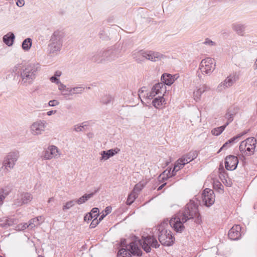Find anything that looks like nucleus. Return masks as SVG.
Segmentation results:
<instances>
[{"mask_svg":"<svg viewBox=\"0 0 257 257\" xmlns=\"http://www.w3.org/2000/svg\"><path fill=\"white\" fill-rule=\"evenodd\" d=\"M20 157L18 151H11L8 153L4 157L3 161L2 168H4L7 172H10L13 169Z\"/></svg>","mask_w":257,"mask_h":257,"instance_id":"5","label":"nucleus"},{"mask_svg":"<svg viewBox=\"0 0 257 257\" xmlns=\"http://www.w3.org/2000/svg\"><path fill=\"white\" fill-rule=\"evenodd\" d=\"M93 218H94V217L92 215V213H88L84 216V220L85 221H88L91 220Z\"/></svg>","mask_w":257,"mask_h":257,"instance_id":"50","label":"nucleus"},{"mask_svg":"<svg viewBox=\"0 0 257 257\" xmlns=\"http://www.w3.org/2000/svg\"><path fill=\"white\" fill-rule=\"evenodd\" d=\"M40 70V66L37 63H31L23 66L20 71L19 83L25 86L32 84Z\"/></svg>","mask_w":257,"mask_h":257,"instance_id":"2","label":"nucleus"},{"mask_svg":"<svg viewBox=\"0 0 257 257\" xmlns=\"http://www.w3.org/2000/svg\"><path fill=\"white\" fill-rule=\"evenodd\" d=\"M61 94L66 99H70V98H69V91H66H66H65V90H64V91H63V92H62L61 93Z\"/></svg>","mask_w":257,"mask_h":257,"instance_id":"56","label":"nucleus"},{"mask_svg":"<svg viewBox=\"0 0 257 257\" xmlns=\"http://www.w3.org/2000/svg\"><path fill=\"white\" fill-rule=\"evenodd\" d=\"M215 61L211 58H206L202 60L200 64V69L202 73L210 75L215 68Z\"/></svg>","mask_w":257,"mask_h":257,"instance_id":"10","label":"nucleus"},{"mask_svg":"<svg viewBox=\"0 0 257 257\" xmlns=\"http://www.w3.org/2000/svg\"><path fill=\"white\" fill-rule=\"evenodd\" d=\"M55 201V198L53 197H50L48 201L47 208H49V210L52 209V207L53 206V202Z\"/></svg>","mask_w":257,"mask_h":257,"instance_id":"44","label":"nucleus"},{"mask_svg":"<svg viewBox=\"0 0 257 257\" xmlns=\"http://www.w3.org/2000/svg\"><path fill=\"white\" fill-rule=\"evenodd\" d=\"M144 53V50H135L132 52V56L133 59H135L137 62L141 63L146 60Z\"/></svg>","mask_w":257,"mask_h":257,"instance_id":"24","label":"nucleus"},{"mask_svg":"<svg viewBox=\"0 0 257 257\" xmlns=\"http://www.w3.org/2000/svg\"><path fill=\"white\" fill-rule=\"evenodd\" d=\"M64 37V33L61 31L57 30L53 33L51 37L50 43L48 45L50 54L55 55L61 50Z\"/></svg>","mask_w":257,"mask_h":257,"instance_id":"3","label":"nucleus"},{"mask_svg":"<svg viewBox=\"0 0 257 257\" xmlns=\"http://www.w3.org/2000/svg\"><path fill=\"white\" fill-rule=\"evenodd\" d=\"M19 65H16L15 66L14 68H13V69H12V71L14 73H16L17 71H18V70L19 69Z\"/></svg>","mask_w":257,"mask_h":257,"instance_id":"60","label":"nucleus"},{"mask_svg":"<svg viewBox=\"0 0 257 257\" xmlns=\"http://www.w3.org/2000/svg\"><path fill=\"white\" fill-rule=\"evenodd\" d=\"M120 51L113 48H110L106 50H104L105 54V59L106 61L110 62L117 58L120 54Z\"/></svg>","mask_w":257,"mask_h":257,"instance_id":"18","label":"nucleus"},{"mask_svg":"<svg viewBox=\"0 0 257 257\" xmlns=\"http://www.w3.org/2000/svg\"><path fill=\"white\" fill-rule=\"evenodd\" d=\"M75 200L69 201L63 205L62 210L63 211H65L66 210L69 209L70 208L72 207L75 205Z\"/></svg>","mask_w":257,"mask_h":257,"instance_id":"36","label":"nucleus"},{"mask_svg":"<svg viewBox=\"0 0 257 257\" xmlns=\"http://www.w3.org/2000/svg\"><path fill=\"white\" fill-rule=\"evenodd\" d=\"M73 89L75 94H81L84 91L85 88L82 86H76L73 87Z\"/></svg>","mask_w":257,"mask_h":257,"instance_id":"40","label":"nucleus"},{"mask_svg":"<svg viewBox=\"0 0 257 257\" xmlns=\"http://www.w3.org/2000/svg\"><path fill=\"white\" fill-rule=\"evenodd\" d=\"M58 89L60 91H61V93L62 92H63V91H64V90H65V91H66V90L67 91L68 87H67V86L63 84L61 82H60V83H58Z\"/></svg>","mask_w":257,"mask_h":257,"instance_id":"46","label":"nucleus"},{"mask_svg":"<svg viewBox=\"0 0 257 257\" xmlns=\"http://www.w3.org/2000/svg\"><path fill=\"white\" fill-rule=\"evenodd\" d=\"M231 146L230 144H229L228 142V141H227L226 143H225L223 146L221 147V148L220 149V150L218 151V153H219L222 150H223V149L224 148H229Z\"/></svg>","mask_w":257,"mask_h":257,"instance_id":"53","label":"nucleus"},{"mask_svg":"<svg viewBox=\"0 0 257 257\" xmlns=\"http://www.w3.org/2000/svg\"><path fill=\"white\" fill-rule=\"evenodd\" d=\"M144 54L145 59L152 62L161 60L165 57L163 54L158 52L153 51H145Z\"/></svg>","mask_w":257,"mask_h":257,"instance_id":"17","label":"nucleus"},{"mask_svg":"<svg viewBox=\"0 0 257 257\" xmlns=\"http://www.w3.org/2000/svg\"><path fill=\"white\" fill-rule=\"evenodd\" d=\"M50 80L52 82H55L56 83V84H58V83H60V81L59 80V79L57 78V77H56L55 76H52L51 78H50Z\"/></svg>","mask_w":257,"mask_h":257,"instance_id":"52","label":"nucleus"},{"mask_svg":"<svg viewBox=\"0 0 257 257\" xmlns=\"http://www.w3.org/2000/svg\"><path fill=\"white\" fill-rule=\"evenodd\" d=\"M136 194L135 192H132L128 196L126 200L127 205H131L136 198Z\"/></svg>","mask_w":257,"mask_h":257,"instance_id":"39","label":"nucleus"},{"mask_svg":"<svg viewBox=\"0 0 257 257\" xmlns=\"http://www.w3.org/2000/svg\"><path fill=\"white\" fill-rule=\"evenodd\" d=\"M99 209L98 208L95 207L92 209L90 213H92V215H93L94 218H97L99 215Z\"/></svg>","mask_w":257,"mask_h":257,"instance_id":"43","label":"nucleus"},{"mask_svg":"<svg viewBox=\"0 0 257 257\" xmlns=\"http://www.w3.org/2000/svg\"><path fill=\"white\" fill-rule=\"evenodd\" d=\"M236 113V109L234 106H231L227 110L225 114V118L227 119L226 123L221 126L213 128L211 131V133L214 136H219L224 130L225 127L233 120V116Z\"/></svg>","mask_w":257,"mask_h":257,"instance_id":"8","label":"nucleus"},{"mask_svg":"<svg viewBox=\"0 0 257 257\" xmlns=\"http://www.w3.org/2000/svg\"><path fill=\"white\" fill-rule=\"evenodd\" d=\"M55 112H56V111L50 110V111L47 112V114L48 115H49V116H50V115H51L52 114H53V113H54Z\"/></svg>","mask_w":257,"mask_h":257,"instance_id":"63","label":"nucleus"},{"mask_svg":"<svg viewBox=\"0 0 257 257\" xmlns=\"http://www.w3.org/2000/svg\"><path fill=\"white\" fill-rule=\"evenodd\" d=\"M118 255H123V257H132V255L140 256L142 255V251L135 242L129 243L126 248H122L118 252Z\"/></svg>","mask_w":257,"mask_h":257,"instance_id":"7","label":"nucleus"},{"mask_svg":"<svg viewBox=\"0 0 257 257\" xmlns=\"http://www.w3.org/2000/svg\"><path fill=\"white\" fill-rule=\"evenodd\" d=\"M228 235L231 240H237L241 236V227L239 225H234L228 231Z\"/></svg>","mask_w":257,"mask_h":257,"instance_id":"19","label":"nucleus"},{"mask_svg":"<svg viewBox=\"0 0 257 257\" xmlns=\"http://www.w3.org/2000/svg\"><path fill=\"white\" fill-rule=\"evenodd\" d=\"M47 122L44 120H38L34 122L30 126L31 133L34 136H39L45 131Z\"/></svg>","mask_w":257,"mask_h":257,"instance_id":"11","label":"nucleus"},{"mask_svg":"<svg viewBox=\"0 0 257 257\" xmlns=\"http://www.w3.org/2000/svg\"><path fill=\"white\" fill-rule=\"evenodd\" d=\"M143 188V186L141 184H136L134 187V191H140V190H142V189Z\"/></svg>","mask_w":257,"mask_h":257,"instance_id":"54","label":"nucleus"},{"mask_svg":"<svg viewBox=\"0 0 257 257\" xmlns=\"http://www.w3.org/2000/svg\"><path fill=\"white\" fill-rule=\"evenodd\" d=\"M106 215L103 212V211L102 212V214L100 215L99 218L98 219V220L100 221H101L103 219V218L105 217Z\"/></svg>","mask_w":257,"mask_h":257,"instance_id":"61","label":"nucleus"},{"mask_svg":"<svg viewBox=\"0 0 257 257\" xmlns=\"http://www.w3.org/2000/svg\"><path fill=\"white\" fill-rule=\"evenodd\" d=\"M197 156L198 154L196 151H191L183 155L180 159L186 164L195 159Z\"/></svg>","mask_w":257,"mask_h":257,"instance_id":"26","label":"nucleus"},{"mask_svg":"<svg viewBox=\"0 0 257 257\" xmlns=\"http://www.w3.org/2000/svg\"><path fill=\"white\" fill-rule=\"evenodd\" d=\"M167 224V221H164L158 227L159 231L158 239L162 245L171 246L173 244L175 238L172 235L171 231L165 228V225Z\"/></svg>","mask_w":257,"mask_h":257,"instance_id":"4","label":"nucleus"},{"mask_svg":"<svg viewBox=\"0 0 257 257\" xmlns=\"http://www.w3.org/2000/svg\"><path fill=\"white\" fill-rule=\"evenodd\" d=\"M94 193H90L88 194H85L83 196L80 197L79 199L75 200V203H77L79 205L82 204L83 203H85L86 201H87L89 199L91 198Z\"/></svg>","mask_w":257,"mask_h":257,"instance_id":"28","label":"nucleus"},{"mask_svg":"<svg viewBox=\"0 0 257 257\" xmlns=\"http://www.w3.org/2000/svg\"><path fill=\"white\" fill-rule=\"evenodd\" d=\"M61 75V72L60 71H57L55 72L54 76L56 77H59Z\"/></svg>","mask_w":257,"mask_h":257,"instance_id":"64","label":"nucleus"},{"mask_svg":"<svg viewBox=\"0 0 257 257\" xmlns=\"http://www.w3.org/2000/svg\"><path fill=\"white\" fill-rule=\"evenodd\" d=\"M171 170L166 169L158 177V180L160 182H163L170 178Z\"/></svg>","mask_w":257,"mask_h":257,"instance_id":"29","label":"nucleus"},{"mask_svg":"<svg viewBox=\"0 0 257 257\" xmlns=\"http://www.w3.org/2000/svg\"><path fill=\"white\" fill-rule=\"evenodd\" d=\"M17 222L18 221L16 219L9 218L7 219L4 223H1L0 226L3 227L7 228L15 224H17Z\"/></svg>","mask_w":257,"mask_h":257,"instance_id":"30","label":"nucleus"},{"mask_svg":"<svg viewBox=\"0 0 257 257\" xmlns=\"http://www.w3.org/2000/svg\"><path fill=\"white\" fill-rule=\"evenodd\" d=\"M165 87L164 84L162 82H160L156 84L152 88L153 91H156L159 94H162L165 92V90H163V88Z\"/></svg>","mask_w":257,"mask_h":257,"instance_id":"31","label":"nucleus"},{"mask_svg":"<svg viewBox=\"0 0 257 257\" xmlns=\"http://www.w3.org/2000/svg\"><path fill=\"white\" fill-rule=\"evenodd\" d=\"M113 100V98L110 95H106L102 97L101 102L104 104H108Z\"/></svg>","mask_w":257,"mask_h":257,"instance_id":"35","label":"nucleus"},{"mask_svg":"<svg viewBox=\"0 0 257 257\" xmlns=\"http://www.w3.org/2000/svg\"><path fill=\"white\" fill-rule=\"evenodd\" d=\"M8 194V191H7L6 190L3 189H0V206L3 204L4 200Z\"/></svg>","mask_w":257,"mask_h":257,"instance_id":"38","label":"nucleus"},{"mask_svg":"<svg viewBox=\"0 0 257 257\" xmlns=\"http://www.w3.org/2000/svg\"><path fill=\"white\" fill-rule=\"evenodd\" d=\"M185 165V163H184L180 158L179 159L174 165L173 171L178 172Z\"/></svg>","mask_w":257,"mask_h":257,"instance_id":"34","label":"nucleus"},{"mask_svg":"<svg viewBox=\"0 0 257 257\" xmlns=\"http://www.w3.org/2000/svg\"><path fill=\"white\" fill-rule=\"evenodd\" d=\"M209 89V88L206 85L200 86L199 88L194 91L193 97L196 101H198L200 100L201 95L206 91Z\"/></svg>","mask_w":257,"mask_h":257,"instance_id":"22","label":"nucleus"},{"mask_svg":"<svg viewBox=\"0 0 257 257\" xmlns=\"http://www.w3.org/2000/svg\"><path fill=\"white\" fill-rule=\"evenodd\" d=\"M33 196L31 194L28 192L22 193L15 200L14 205L16 206H21L23 204H27L31 202Z\"/></svg>","mask_w":257,"mask_h":257,"instance_id":"15","label":"nucleus"},{"mask_svg":"<svg viewBox=\"0 0 257 257\" xmlns=\"http://www.w3.org/2000/svg\"><path fill=\"white\" fill-rule=\"evenodd\" d=\"M238 163V160L237 157L233 155L227 156L225 160V167L227 170H235Z\"/></svg>","mask_w":257,"mask_h":257,"instance_id":"16","label":"nucleus"},{"mask_svg":"<svg viewBox=\"0 0 257 257\" xmlns=\"http://www.w3.org/2000/svg\"><path fill=\"white\" fill-rule=\"evenodd\" d=\"M100 221L97 219V218L95 217L92 221L91 224H90V228H93L96 226L97 224L99 223Z\"/></svg>","mask_w":257,"mask_h":257,"instance_id":"42","label":"nucleus"},{"mask_svg":"<svg viewBox=\"0 0 257 257\" xmlns=\"http://www.w3.org/2000/svg\"><path fill=\"white\" fill-rule=\"evenodd\" d=\"M28 227L30 228V226L29 224H27V223L24 224H20L17 227L18 229L20 230H24Z\"/></svg>","mask_w":257,"mask_h":257,"instance_id":"45","label":"nucleus"},{"mask_svg":"<svg viewBox=\"0 0 257 257\" xmlns=\"http://www.w3.org/2000/svg\"><path fill=\"white\" fill-rule=\"evenodd\" d=\"M15 39V36L12 32L8 33L3 38V42L8 46H12L13 45Z\"/></svg>","mask_w":257,"mask_h":257,"instance_id":"27","label":"nucleus"},{"mask_svg":"<svg viewBox=\"0 0 257 257\" xmlns=\"http://www.w3.org/2000/svg\"><path fill=\"white\" fill-rule=\"evenodd\" d=\"M92 60L98 63H105L107 62L105 59L104 51L97 52L92 57Z\"/></svg>","mask_w":257,"mask_h":257,"instance_id":"23","label":"nucleus"},{"mask_svg":"<svg viewBox=\"0 0 257 257\" xmlns=\"http://www.w3.org/2000/svg\"><path fill=\"white\" fill-rule=\"evenodd\" d=\"M16 4L18 7H22L25 4L24 0H16Z\"/></svg>","mask_w":257,"mask_h":257,"instance_id":"58","label":"nucleus"},{"mask_svg":"<svg viewBox=\"0 0 257 257\" xmlns=\"http://www.w3.org/2000/svg\"><path fill=\"white\" fill-rule=\"evenodd\" d=\"M165 99L163 96L155 98L152 102L153 105L156 108H159L160 106L163 104V102H164Z\"/></svg>","mask_w":257,"mask_h":257,"instance_id":"33","label":"nucleus"},{"mask_svg":"<svg viewBox=\"0 0 257 257\" xmlns=\"http://www.w3.org/2000/svg\"><path fill=\"white\" fill-rule=\"evenodd\" d=\"M198 207V200L196 198L190 200L183 210L170 219V226L177 232H181L184 229L183 224L188 220L194 219L196 223L200 224L201 218Z\"/></svg>","mask_w":257,"mask_h":257,"instance_id":"1","label":"nucleus"},{"mask_svg":"<svg viewBox=\"0 0 257 257\" xmlns=\"http://www.w3.org/2000/svg\"><path fill=\"white\" fill-rule=\"evenodd\" d=\"M111 208L110 207H107L104 210V213L107 215L111 212Z\"/></svg>","mask_w":257,"mask_h":257,"instance_id":"59","label":"nucleus"},{"mask_svg":"<svg viewBox=\"0 0 257 257\" xmlns=\"http://www.w3.org/2000/svg\"><path fill=\"white\" fill-rule=\"evenodd\" d=\"M60 151L54 145L49 146L42 152V158L44 160H51L53 158L57 159L60 156Z\"/></svg>","mask_w":257,"mask_h":257,"instance_id":"12","label":"nucleus"},{"mask_svg":"<svg viewBox=\"0 0 257 257\" xmlns=\"http://www.w3.org/2000/svg\"><path fill=\"white\" fill-rule=\"evenodd\" d=\"M245 134V133L239 134V135L231 138L227 141H228V143L231 145V144L234 143L235 142L238 141L239 139Z\"/></svg>","mask_w":257,"mask_h":257,"instance_id":"41","label":"nucleus"},{"mask_svg":"<svg viewBox=\"0 0 257 257\" xmlns=\"http://www.w3.org/2000/svg\"><path fill=\"white\" fill-rule=\"evenodd\" d=\"M59 104V102L57 100H52L49 101L48 104L50 106H55Z\"/></svg>","mask_w":257,"mask_h":257,"instance_id":"51","label":"nucleus"},{"mask_svg":"<svg viewBox=\"0 0 257 257\" xmlns=\"http://www.w3.org/2000/svg\"><path fill=\"white\" fill-rule=\"evenodd\" d=\"M40 222H39L38 217H35L33 219H31L29 221V225L30 226V228L32 229L36 226L39 225Z\"/></svg>","mask_w":257,"mask_h":257,"instance_id":"37","label":"nucleus"},{"mask_svg":"<svg viewBox=\"0 0 257 257\" xmlns=\"http://www.w3.org/2000/svg\"><path fill=\"white\" fill-rule=\"evenodd\" d=\"M169 170H171V171H170V177H172L173 176H175L176 175V173L177 172H175V171H173V169L172 170L170 168Z\"/></svg>","mask_w":257,"mask_h":257,"instance_id":"62","label":"nucleus"},{"mask_svg":"<svg viewBox=\"0 0 257 257\" xmlns=\"http://www.w3.org/2000/svg\"><path fill=\"white\" fill-rule=\"evenodd\" d=\"M238 79L236 74H232L228 76L223 82L217 86L216 90L218 92H221L223 90L231 86Z\"/></svg>","mask_w":257,"mask_h":257,"instance_id":"13","label":"nucleus"},{"mask_svg":"<svg viewBox=\"0 0 257 257\" xmlns=\"http://www.w3.org/2000/svg\"><path fill=\"white\" fill-rule=\"evenodd\" d=\"M83 128V126L76 125L74 126V130L75 132H80L82 131V128Z\"/></svg>","mask_w":257,"mask_h":257,"instance_id":"55","label":"nucleus"},{"mask_svg":"<svg viewBox=\"0 0 257 257\" xmlns=\"http://www.w3.org/2000/svg\"><path fill=\"white\" fill-rule=\"evenodd\" d=\"M176 79L175 75L165 73L161 76V80L164 85H171L174 83Z\"/></svg>","mask_w":257,"mask_h":257,"instance_id":"25","label":"nucleus"},{"mask_svg":"<svg viewBox=\"0 0 257 257\" xmlns=\"http://www.w3.org/2000/svg\"><path fill=\"white\" fill-rule=\"evenodd\" d=\"M203 44L209 46L215 45V43L208 38L205 39V41L203 42Z\"/></svg>","mask_w":257,"mask_h":257,"instance_id":"49","label":"nucleus"},{"mask_svg":"<svg viewBox=\"0 0 257 257\" xmlns=\"http://www.w3.org/2000/svg\"><path fill=\"white\" fill-rule=\"evenodd\" d=\"M120 151V150L118 148H115L114 149H110L107 151H103L101 152L100 155H101L100 160L101 161L107 160L109 159L110 157H113L115 154L118 153Z\"/></svg>","mask_w":257,"mask_h":257,"instance_id":"20","label":"nucleus"},{"mask_svg":"<svg viewBox=\"0 0 257 257\" xmlns=\"http://www.w3.org/2000/svg\"><path fill=\"white\" fill-rule=\"evenodd\" d=\"M32 40L31 38L26 39L22 43V48L24 50L27 51L29 50L32 46Z\"/></svg>","mask_w":257,"mask_h":257,"instance_id":"32","label":"nucleus"},{"mask_svg":"<svg viewBox=\"0 0 257 257\" xmlns=\"http://www.w3.org/2000/svg\"><path fill=\"white\" fill-rule=\"evenodd\" d=\"M158 94L157 92H156L155 91H153V89L152 88L151 91L150 92V93H147V98L149 99H152L153 98L154 96H156V95Z\"/></svg>","mask_w":257,"mask_h":257,"instance_id":"47","label":"nucleus"},{"mask_svg":"<svg viewBox=\"0 0 257 257\" xmlns=\"http://www.w3.org/2000/svg\"><path fill=\"white\" fill-rule=\"evenodd\" d=\"M73 87H68L67 91H69V98H70V96L75 94L74 93L75 91L73 90Z\"/></svg>","mask_w":257,"mask_h":257,"instance_id":"57","label":"nucleus"},{"mask_svg":"<svg viewBox=\"0 0 257 257\" xmlns=\"http://www.w3.org/2000/svg\"><path fill=\"white\" fill-rule=\"evenodd\" d=\"M256 144V140L255 138H248L241 142L239 149L243 155H251L253 154Z\"/></svg>","mask_w":257,"mask_h":257,"instance_id":"6","label":"nucleus"},{"mask_svg":"<svg viewBox=\"0 0 257 257\" xmlns=\"http://www.w3.org/2000/svg\"><path fill=\"white\" fill-rule=\"evenodd\" d=\"M143 242H141V244L143 249L147 253L151 251V247L157 248L160 246V244L154 236H143Z\"/></svg>","mask_w":257,"mask_h":257,"instance_id":"9","label":"nucleus"},{"mask_svg":"<svg viewBox=\"0 0 257 257\" xmlns=\"http://www.w3.org/2000/svg\"><path fill=\"white\" fill-rule=\"evenodd\" d=\"M232 30L239 36H243L245 33L246 26L239 23H235L232 24Z\"/></svg>","mask_w":257,"mask_h":257,"instance_id":"21","label":"nucleus"},{"mask_svg":"<svg viewBox=\"0 0 257 257\" xmlns=\"http://www.w3.org/2000/svg\"><path fill=\"white\" fill-rule=\"evenodd\" d=\"M202 200L206 206H211L215 201V195L213 191L209 188L205 189L202 193Z\"/></svg>","mask_w":257,"mask_h":257,"instance_id":"14","label":"nucleus"},{"mask_svg":"<svg viewBox=\"0 0 257 257\" xmlns=\"http://www.w3.org/2000/svg\"><path fill=\"white\" fill-rule=\"evenodd\" d=\"M219 173L222 177H225V171L222 164H220L219 168Z\"/></svg>","mask_w":257,"mask_h":257,"instance_id":"48","label":"nucleus"}]
</instances>
